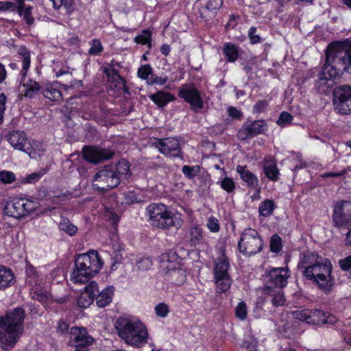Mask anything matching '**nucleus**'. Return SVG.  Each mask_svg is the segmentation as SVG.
<instances>
[{"mask_svg": "<svg viewBox=\"0 0 351 351\" xmlns=\"http://www.w3.org/2000/svg\"><path fill=\"white\" fill-rule=\"evenodd\" d=\"M199 167H190L184 165L182 167V173L184 176L189 178H194L199 173Z\"/></svg>", "mask_w": 351, "mask_h": 351, "instance_id": "53", "label": "nucleus"}, {"mask_svg": "<svg viewBox=\"0 0 351 351\" xmlns=\"http://www.w3.org/2000/svg\"><path fill=\"white\" fill-rule=\"evenodd\" d=\"M267 130V124L264 120L247 121L243 125L239 135L245 138L248 136H256L264 134Z\"/></svg>", "mask_w": 351, "mask_h": 351, "instance_id": "16", "label": "nucleus"}, {"mask_svg": "<svg viewBox=\"0 0 351 351\" xmlns=\"http://www.w3.org/2000/svg\"><path fill=\"white\" fill-rule=\"evenodd\" d=\"M25 311L16 308L0 317V348L3 350L12 349L23 332Z\"/></svg>", "mask_w": 351, "mask_h": 351, "instance_id": "4", "label": "nucleus"}, {"mask_svg": "<svg viewBox=\"0 0 351 351\" xmlns=\"http://www.w3.org/2000/svg\"><path fill=\"white\" fill-rule=\"evenodd\" d=\"M118 336L128 346L139 348L148 343L149 335L145 323L138 317L123 315L114 324Z\"/></svg>", "mask_w": 351, "mask_h": 351, "instance_id": "3", "label": "nucleus"}, {"mask_svg": "<svg viewBox=\"0 0 351 351\" xmlns=\"http://www.w3.org/2000/svg\"><path fill=\"white\" fill-rule=\"evenodd\" d=\"M16 9L28 25L33 24L34 19L32 16V7L26 5L25 3H16Z\"/></svg>", "mask_w": 351, "mask_h": 351, "instance_id": "29", "label": "nucleus"}, {"mask_svg": "<svg viewBox=\"0 0 351 351\" xmlns=\"http://www.w3.org/2000/svg\"><path fill=\"white\" fill-rule=\"evenodd\" d=\"M263 247V239L256 230L247 228L243 230L238 243L241 253L245 256H252L261 252Z\"/></svg>", "mask_w": 351, "mask_h": 351, "instance_id": "8", "label": "nucleus"}, {"mask_svg": "<svg viewBox=\"0 0 351 351\" xmlns=\"http://www.w3.org/2000/svg\"><path fill=\"white\" fill-rule=\"evenodd\" d=\"M178 95L189 103L193 110H197L202 108V99L194 86L183 85L179 90Z\"/></svg>", "mask_w": 351, "mask_h": 351, "instance_id": "12", "label": "nucleus"}, {"mask_svg": "<svg viewBox=\"0 0 351 351\" xmlns=\"http://www.w3.org/2000/svg\"><path fill=\"white\" fill-rule=\"evenodd\" d=\"M274 209V202L271 200H266L259 206L260 215L264 217L269 216Z\"/></svg>", "mask_w": 351, "mask_h": 351, "instance_id": "39", "label": "nucleus"}, {"mask_svg": "<svg viewBox=\"0 0 351 351\" xmlns=\"http://www.w3.org/2000/svg\"><path fill=\"white\" fill-rule=\"evenodd\" d=\"M16 175L10 171L2 170L0 171V181L5 184H10L16 181Z\"/></svg>", "mask_w": 351, "mask_h": 351, "instance_id": "42", "label": "nucleus"}, {"mask_svg": "<svg viewBox=\"0 0 351 351\" xmlns=\"http://www.w3.org/2000/svg\"><path fill=\"white\" fill-rule=\"evenodd\" d=\"M206 227L212 232H218L220 229L218 219L215 217H210L208 219Z\"/></svg>", "mask_w": 351, "mask_h": 351, "instance_id": "52", "label": "nucleus"}, {"mask_svg": "<svg viewBox=\"0 0 351 351\" xmlns=\"http://www.w3.org/2000/svg\"><path fill=\"white\" fill-rule=\"evenodd\" d=\"M247 306L246 303L241 301L235 306L234 313L236 317L240 321H244L247 317Z\"/></svg>", "mask_w": 351, "mask_h": 351, "instance_id": "37", "label": "nucleus"}, {"mask_svg": "<svg viewBox=\"0 0 351 351\" xmlns=\"http://www.w3.org/2000/svg\"><path fill=\"white\" fill-rule=\"evenodd\" d=\"M334 105L335 110L340 114H347L351 112V86L341 85L334 91Z\"/></svg>", "mask_w": 351, "mask_h": 351, "instance_id": "11", "label": "nucleus"}, {"mask_svg": "<svg viewBox=\"0 0 351 351\" xmlns=\"http://www.w3.org/2000/svg\"><path fill=\"white\" fill-rule=\"evenodd\" d=\"M14 283V276L11 269L0 265V290L5 289Z\"/></svg>", "mask_w": 351, "mask_h": 351, "instance_id": "26", "label": "nucleus"}, {"mask_svg": "<svg viewBox=\"0 0 351 351\" xmlns=\"http://www.w3.org/2000/svg\"><path fill=\"white\" fill-rule=\"evenodd\" d=\"M146 212L150 223L155 227L164 230L179 229L183 224L181 213L163 204H151Z\"/></svg>", "mask_w": 351, "mask_h": 351, "instance_id": "6", "label": "nucleus"}, {"mask_svg": "<svg viewBox=\"0 0 351 351\" xmlns=\"http://www.w3.org/2000/svg\"><path fill=\"white\" fill-rule=\"evenodd\" d=\"M114 290V287L112 285H108L101 291L99 290V293H97L95 298L97 306L104 308L109 305L112 301Z\"/></svg>", "mask_w": 351, "mask_h": 351, "instance_id": "21", "label": "nucleus"}, {"mask_svg": "<svg viewBox=\"0 0 351 351\" xmlns=\"http://www.w3.org/2000/svg\"><path fill=\"white\" fill-rule=\"evenodd\" d=\"M168 80V77L167 76H152L150 77V80L148 81V84H158V85H164Z\"/></svg>", "mask_w": 351, "mask_h": 351, "instance_id": "56", "label": "nucleus"}, {"mask_svg": "<svg viewBox=\"0 0 351 351\" xmlns=\"http://www.w3.org/2000/svg\"><path fill=\"white\" fill-rule=\"evenodd\" d=\"M190 234L191 236V241L196 243L202 238V228L199 226H194L191 228Z\"/></svg>", "mask_w": 351, "mask_h": 351, "instance_id": "55", "label": "nucleus"}, {"mask_svg": "<svg viewBox=\"0 0 351 351\" xmlns=\"http://www.w3.org/2000/svg\"><path fill=\"white\" fill-rule=\"evenodd\" d=\"M40 90V86L37 82L30 79L25 80L24 78L20 91L25 97L32 98Z\"/></svg>", "mask_w": 351, "mask_h": 351, "instance_id": "23", "label": "nucleus"}, {"mask_svg": "<svg viewBox=\"0 0 351 351\" xmlns=\"http://www.w3.org/2000/svg\"><path fill=\"white\" fill-rule=\"evenodd\" d=\"M120 183V178L116 174L112 167H106L99 170L93 179V186L95 189L106 191L117 186Z\"/></svg>", "mask_w": 351, "mask_h": 351, "instance_id": "9", "label": "nucleus"}, {"mask_svg": "<svg viewBox=\"0 0 351 351\" xmlns=\"http://www.w3.org/2000/svg\"><path fill=\"white\" fill-rule=\"evenodd\" d=\"M97 293H99L97 283L95 281L90 282L84 287V291L77 298V306L83 308L89 307L93 304Z\"/></svg>", "mask_w": 351, "mask_h": 351, "instance_id": "17", "label": "nucleus"}, {"mask_svg": "<svg viewBox=\"0 0 351 351\" xmlns=\"http://www.w3.org/2000/svg\"><path fill=\"white\" fill-rule=\"evenodd\" d=\"M228 112V114L233 118H239L241 116V111L234 107H230Z\"/></svg>", "mask_w": 351, "mask_h": 351, "instance_id": "64", "label": "nucleus"}, {"mask_svg": "<svg viewBox=\"0 0 351 351\" xmlns=\"http://www.w3.org/2000/svg\"><path fill=\"white\" fill-rule=\"evenodd\" d=\"M333 221L335 225L339 227L349 224L351 221V202L341 201L335 204Z\"/></svg>", "mask_w": 351, "mask_h": 351, "instance_id": "13", "label": "nucleus"}, {"mask_svg": "<svg viewBox=\"0 0 351 351\" xmlns=\"http://www.w3.org/2000/svg\"><path fill=\"white\" fill-rule=\"evenodd\" d=\"M237 171L240 175L241 178L243 182H246L250 186H256L258 183L256 177L247 170L244 166H238L237 167Z\"/></svg>", "mask_w": 351, "mask_h": 351, "instance_id": "31", "label": "nucleus"}, {"mask_svg": "<svg viewBox=\"0 0 351 351\" xmlns=\"http://www.w3.org/2000/svg\"><path fill=\"white\" fill-rule=\"evenodd\" d=\"M152 265V260L149 258H143L137 263V267L142 270H147Z\"/></svg>", "mask_w": 351, "mask_h": 351, "instance_id": "58", "label": "nucleus"}, {"mask_svg": "<svg viewBox=\"0 0 351 351\" xmlns=\"http://www.w3.org/2000/svg\"><path fill=\"white\" fill-rule=\"evenodd\" d=\"M339 265L343 271L351 269V254L339 261Z\"/></svg>", "mask_w": 351, "mask_h": 351, "instance_id": "57", "label": "nucleus"}, {"mask_svg": "<svg viewBox=\"0 0 351 351\" xmlns=\"http://www.w3.org/2000/svg\"><path fill=\"white\" fill-rule=\"evenodd\" d=\"M290 275V271L287 267H273L268 271L266 280L271 286L283 288L287 285Z\"/></svg>", "mask_w": 351, "mask_h": 351, "instance_id": "14", "label": "nucleus"}, {"mask_svg": "<svg viewBox=\"0 0 351 351\" xmlns=\"http://www.w3.org/2000/svg\"><path fill=\"white\" fill-rule=\"evenodd\" d=\"M170 257H171L172 258H175L174 253H171V255L169 254L162 255V261L163 264H165V262L168 263L167 265H163V267H165L166 269H167L169 271L170 270L173 271V272L175 273V272H176V264L173 263L172 261H170V259H169Z\"/></svg>", "mask_w": 351, "mask_h": 351, "instance_id": "49", "label": "nucleus"}, {"mask_svg": "<svg viewBox=\"0 0 351 351\" xmlns=\"http://www.w3.org/2000/svg\"><path fill=\"white\" fill-rule=\"evenodd\" d=\"M282 240L280 237L277 235L274 234L271 237L270 241V249L271 251L273 252H278L282 250Z\"/></svg>", "mask_w": 351, "mask_h": 351, "instance_id": "47", "label": "nucleus"}, {"mask_svg": "<svg viewBox=\"0 0 351 351\" xmlns=\"http://www.w3.org/2000/svg\"><path fill=\"white\" fill-rule=\"evenodd\" d=\"M17 198L23 217L36 212L40 207V204L36 201L21 197H17Z\"/></svg>", "mask_w": 351, "mask_h": 351, "instance_id": "24", "label": "nucleus"}, {"mask_svg": "<svg viewBox=\"0 0 351 351\" xmlns=\"http://www.w3.org/2000/svg\"><path fill=\"white\" fill-rule=\"evenodd\" d=\"M137 75L141 80H146L148 84L150 77L153 76V68L149 64H144L138 69Z\"/></svg>", "mask_w": 351, "mask_h": 351, "instance_id": "38", "label": "nucleus"}, {"mask_svg": "<svg viewBox=\"0 0 351 351\" xmlns=\"http://www.w3.org/2000/svg\"><path fill=\"white\" fill-rule=\"evenodd\" d=\"M169 312L168 306L165 303H160L155 307L156 314L160 317H165Z\"/></svg>", "mask_w": 351, "mask_h": 351, "instance_id": "54", "label": "nucleus"}, {"mask_svg": "<svg viewBox=\"0 0 351 351\" xmlns=\"http://www.w3.org/2000/svg\"><path fill=\"white\" fill-rule=\"evenodd\" d=\"M267 106V103L266 101H260L254 105L253 111L254 112H261L266 108Z\"/></svg>", "mask_w": 351, "mask_h": 351, "instance_id": "62", "label": "nucleus"}, {"mask_svg": "<svg viewBox=\"0 0 351 351\" xmlns=\"http://www.w3.org/2000/svg\"><path fill=\"white\" fill-rule=\"evenodd\" d=\"M303 276L315 283L324 292L331 291L335 285L332 276V265L328 258H322L311 252H304L300 256L298 265Z\"/></svg>", "mask_w": 351, "mask_h": 351, "instance_id": "2", "label": "nucleus"}, {"mask_svg": "<svg viewBox=\"0 0 351 351\" xmlns=\"http://www.w3.org/2000/svg\"><path fill=\"white\" fill-rule=\"evenodd\" d=\"M69 339L75 346H87L91 345L94 339L88 335L85 328L75 326L70 329Z\"/></svg>", "mask_w": 351, "mask_h": 351, "instance_id": "18", "label": "nucleus"}, {"mask_svg": "<svg viewBox=\"0 0 351 351\" xmlns=\"http://www.w3.org/2000/svg\"><path fill=\"white\" fill-rule=\"evenodd\" d=\"M223 53L228 62H234L237 60L239 55L237 47L230 43H225L223 45Z\"/></svg>", "mask_w": 351, "mask_h": 351, "instance_id": "34", "label": "nucleus"}, {"mask_svg": "<svg viewBox=\"0 0 351 351\" xmlns=\"http://www.w3.org/2000/svg\"><path fill=\"white\" fill-rule=\"evenodd\" d=\"M103 263L98 252L90 250L79 254L75 260V267L70 280L74 283L84 284L95 276L101 269Z\"/></svg>", "mask_w": 351, "mask_h": 351, "instance_id": "5", "label": "nucleus"}, {"mask_svg": "<svg viewBox=\"0 0 351 351\" xmlns=\"http://www.w3.org/2000/svg\"><path fill=\"white\" fill-rule=\"evenodd\" d=\"M256 29L254 27H252L249 29V32H248L250 42L253 44L259 43L260 40H261L259 36L256 34Z\"/></svg>", "mask_w": 351, "mask_h": 351, "instance_id": "61", "label": "nucleus"}, {"mask_svg": "<svg viewBox=\"0 0 351 351\" xmlns=\"http://www.w3.org/2000/svg\"><path fill=\"white\" fill-rule=\"evenodd\" d=\"M45 280L40 271L31 265H27L25 282L30 287V295L34 300L43 304L47 303L50 298Z\"/></svg>", "mask_w": 351, "mask_h": 351, "instance_id": "7", "label": "nucleus"}, {"mask_svg": "<svg viewBox=\"0 0 351 351\" xmlns=\"http://www.w3.org/2000/svg\"><path fill=\"white\" fill-rule=\"evenodd\" d=\"M156 147L160 153L170 158L180 156V144L177 138H167L158 141Z\"/></svg>", "mask_w": 351, "mask_h": 351, "instance_id": "15", "label": "nucleus"}, {"mask_svg": "<svg viewBox=\"0 0 351 351\" xmlns=\"http://www.w3.org/2000/svg\"><path fill=\"white\" fill-rule=\"evenodd\" d=\"M56 9L64 7L66 10H70L72 8L73 0H50Z\"/></svg>", "mask_w": 351, "mask_h": 351, "instance_id": "51", "label": "nucleus"}, {"mask_svg": "<svg viewBox=\"0 0 351 351\" xmlns=\"http://www.w3.org/2000/svg\"><path fill=\"white\" fill-rule=\"evenodd\" d=\"M152 32L148 29H144L142 33L134 38L136 43L141 45H148L151 47Z\"/></svg>", "mask_w": 351, "mask_h": 351, "instance_id": "41", "label": "nucleus"}, {"mask_svg": "<svg viewBox=\"0 0 351 351\" xmlns=\"http://www.w3.org/2000/svg\"><path fill=\"white\" fill-rule=\"evenodd\" d=\"M326 62L319 75L317 84L321 93H328L333 85V80L343 71L351 73V42H335L328 45Z\"/></svg>", "mask_w": 351, "mask_h": 351, "instance_id": "1", "label": "nucleus"}, {"mask_svg": "<svg viewBox=\"0 0 351 351\" xmlns=\"http://www.w3.org/2000/svg\"><path fill=\"white\" fill-rule=\"evenodd\" d=\"M293 318L312 324H326L332 325L337 322L335 316L326 315L321 310H302L292 312Z\"/></svg>", "mask_w": 351, "mask_h": 351, "instance_id": "10", "label": "nucleus"}, {"mask_svg": "<svg viewBox=\"0 0 351 351\" xmlns=\"http://www.w3.org/2000/svg\"><path fill=\"white\" fill-rule=\"evenodd\" d=\"M116 174L121 179H127L130 176V166L128 161L125 160H120L115 167H112Z\"/></svg>", "mask_w": 351, "mask_h": 351, "instance_id": "33", "label": "nucleus"}, {"mask_svg": "<svg viewBox=\"0 0 351 351\" xmlns=\"http://www.w3.org/2000/svg\"><path fill=\"white\" fill-rule=\"evenodd\" d=\"M3 213L5 215L16 219L23 217L17 197H12L6 202Z\"/></svg>", "mask_w": 351, "mask_h": 351, "instance_id": "22", "label": "nucleus"}, {"mask_svg": "<svg viewBox=\"0 0 351 351\" xmlns=\"http://www.w3.org/2000/svg\"><path fill=\"white\" fill-rule=\"evenodd\" d=\"M60 230L65 232L70 236L75 235L77 232V228L69 221H62L59 224Z\"/></svg>", "mask_w": 351, "mask_h": 351, "instance_id": "44", "label": "nucleus"}, {"mask_svg": "<svg viewBox=\"0 0 351 351\" xmlns=\"http://www.w3.org/2000/svg\"><path fill=\"white\" fill-rule=\"evenodd\" d=\"M220 186L226 192L232 193L235 189V183L233 180L228 177H225L221 181L218 182Z\"/></svg>", "mask_w": 351, "mask_h": 351, "instance_id": "45", "label": "nucleus"}, {"mask_svg": "<svg viewBox=\"0 0 351 351\" xmlns=\"http://www.w3.org/2000/svg\"><path fill=\"white\" fill-rule=\"evenodd\" d=\"M256 341L254 338L247 336L241 346L240 351H256Z\"/></svg>", "mask_w": 351, "mask_h": 351, "instance_id": "43", "label": "nucleus"}, {"mask_svg": "<svg viewBox=\"0 0 351 351\" xmlns=\"http://www.w3.org/2000/svg\"><path fill=\"white\" fill-rule=\"evenodd\" d=\"M43 95L51 101H59L62 99V94L58 88V83L47 84L43 90Z\"/></svg>", "mask_w": 351, "mask_h": 351, "instance_id": "27", "label": "nucleus"}, {"mask_svg": "<svg viewBox=\"0 0 351 351\" xmlns=\"http://www.w3.org/2000/svg\"><path fill=\"white\" fill-rule=\"evenodd\" d=\"M28 145L24 152L27 153L31 158H36L43 155L45 152V148L43 144L38 141H29Z\"/></svg>", "mask_w": 351, "mask_h": 351, "instance_id": "25", "label": "nucleus"}, {"mask_svg": "<svg viewBox=\"0 0 351 351\" xmlns=\"http://www.w3.org/2000/svg\"><path fill=\"white\" fill-rule=\"evenodd\" d=\"M293 116L287 112H282L277 121V124L281 127H285L291 124Z\"/></svg>", "mask_w": 351, "mask_h": 351, "instance_id": "48", "label": "nucleus"}, {"mask_svg": "<svg viewBox=\"0 0 351 351\" xmlns=\"http://www.w3.org/2000/svg\"><path fill=\"white\" fill-rule=\"evenodd\" d=\"M149 98L159 107H163L169 102L175 99V97L173 95L164 91H160L151 95Z\"/></svg>", "mask_w": 351, "mask_h": 351, "instance_id": "28", "label": "nucleus"}, {"mask_svg": "<svg viewBox=\"0 0 351 351\" xmlns=\"http://www.w3.org/2000/svg\"><path fill=\"white\" fill-rule=\"evenodd\" d=\"M83 155L88 162L98 163L110 158L113 152L109 149H104L96 147H86L83 149Z\"/></svg>", "mask_w": 351, "mask_h": 351, "instance_id": "19", "label": "nucleus"}, {"mask_svg": "<svg viewBox=\"0 0 351 351\" xmlns=\"http://www.w3.org/2000/svg\"><path fill=\"white\" fill-rule=\"evenodd\" d=\"M16 9V3L11 1H0V12L14 11Z\"/></svg>", "mask_w": 351, "mask_h": 351, "instance_id": "59", "label": "nucleus"}, {"mask_svg": "<svg viewBox=\"0 0 351 351\" xmlns=\"http://www.w3.org/2000/svg\"><path fill=\"white\" fill-rule=\"evenodd\" d=\"M18 53L22 61L21 73L25 76L30 66V54L29 51L25 47H21Z\"/></svg>", "mask_w": 351, "mask_h": 351, "instance_id": "35", "label": "nucleus"}, {"mask_svg": "<svg viewBox=\"0 0 351 351\" xmlns=\"http://www.w3.org/2000/svg\"><path fill=\"white\" fill-rule=\"evenodd\" d=\"M267 290L270 291L269 287H267ZM269 294H271L273 296L271 299V302L274 306H280L285 304V299L284 297V294L281 290H279L276 292L271 291V293H269Z\"/></svg>", "mask_w": 351, "mask_h": 351, "instance_id": "40", "label": "nucleus"}, {"mask_svg": "<svg viewBox=\"0 0 351 351\" xmlns=\"http://www.w3.org/2000/svg\"><path fill=\"white\" fill-rule=\"evenodd\" d=\"M41 177L42 174L40 173H32L21 178V182L23 184H34L38 182Z\"/></svg>", "mask_w": 351, "mask_h": 351, "instance_id": "50", "label": "nucleus"}, {"mask_svg": "<svg viewBox=\"0 0 351 351\" xmlns=\"http://www.w3.org/2000/svg\"><path fill=\"white\" fill-rule=\"evenodd\" d=\"M214 278L217 287V292L223 293L227 291L230 289L232 285V280L230 277V275L216 276Z\"/></svg>", "mask_w": 351, "mask_h": 351, "instance_id": "32", "label": "nucleus"}, {"mask_svg": "<svg viewBox=\"0 0 351 351\" xmlns=\"http://www.w3.org/2000/svg\"><path fill=\"white\" fill-rule=\"evenodd\" d=\"M264 171L266 176L271 180H276L278 177V169L273 161H266L264 165Z\"/></svg>", "mask_w": 351, "mask_h": 351, "instance_id": "36", "label": "nucleus"}, {"mask_svg": "<svg viewBox=\"0 0 351 351\" xmlns=\"http://www.w3.org/2000/svg\"><path fill=\"white\" fill-rule=\"evenodd\" d=\"M222 4V0H209L206 5V8L208 10H215L219 9Z\"/></svg>", "mask_w": 351, "mask_h": 351, "instance_id": "60", "label": "nucleus"}, {"mask_svg": "<svg viewBox=\"0 0 351 351\" xmlns=\"http://www.w3.org/2000/svg\"><path fill=\"white\" fill-rule=\"evenodd\" d=\"M8 142L14 149L22 152L25 151L28 143L26 134L19 130L10 132Z\"/></svg>", "mask_w": 351, "mask_h": 351, "instance_id": "20", "label": "nucleus"}, {"mask_svg": "<svg viewBox=\"0 0 351 351\" xmlns=\"http://www.w3.org/2000/svg\"><path fill=\"white\" fill-rule=\"evenodd\" d=\"M228 261H227L226 257L224 255H222L215 263L214 277L229 275L228 272Z\"/></svg>", "mask_w": 351, "mask_h": 351, "instance_id": "30", "label": "nucleus"}, {"mask_svg": "<svg viewBox=\"0 0 351 351\" xmlns=\"http://www.w3.org/2000/svg\"><path fill=\"white\" fill-rule=\"evenodd\" d=\"M104 216L112 219L113 221L118 220V216L111 209L106 208L104 211Z\"/></svg>", "mask_w": 351, "mask_h": 351, "instance_id": "63", "label": "nucleus"}, {"mask_svg": "<svg viewBox=\"0 0 351 351\" xmlns=\"http://www.w3.org/2000/svg\"><path fill=\"white\" fill-rule=\"evenodd\" d=\"M103 51V47L99 40L93 39L90 43V47L88 53L90 56H98Z\"/></svg>", "mask_w": 351, "mask_h": 351, "instance_id": "46", "label": "nucleus"}]
</instances>
